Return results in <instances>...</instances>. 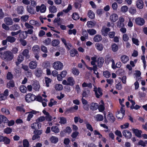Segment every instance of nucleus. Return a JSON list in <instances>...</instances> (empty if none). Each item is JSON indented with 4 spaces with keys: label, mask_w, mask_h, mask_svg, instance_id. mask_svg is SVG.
Masks as SVG:
<instances>
[{
    "label": "nucleus",
    "mask_w": 147,
    "mask_h": 147,
    "mask_svg": "<svg viewBox=\"0 0 147 147\" xmlns=\"http://www.w3.org/2000/svg\"><path fill=\"white\" fill-rule=\"evenodd\" d=\"M13 54L10 51H6L0 52V57L3 60L7 61H11L14 58Z\"/></svg>",
    "instance_id": "nucleus-1"
},
{
    "label": "nucleus",
    "mask_w": 147,
    "mask_h": 147,
    "mask_svg": "<svg viewBox=\"0 0 147 147\" xmlns=\"http://www.w3.org/2000/svg\"><path fill=\"white\" fill-rule=\"evenodd\" d=\"M36 98V96L30 93L28 94L25 96L26 100L28 102L34 100Z\"/></svg>",
    "instance_id": "nucleus-2"
},
{
    "label": "nucleus",
    "mask_w": 147,
    "mask_h": 147,
    "mask_svg": "<svg viewBox=\"0 0 147 147\" xmlns=\"http://www.w3.org/2000/svg\"><path fill=\"white\" fill-rule=\"evenodd\" d=\"M62 42L63 43L65 47L69 50H70V48L72 47V46L70 43V42L68 40H66L63 38L61 39Z\"/></svg>",
    "instance_id": "nucleus-3"
},
{
    "label": "nucleus",
    "mask_w": 147,
    "mask_h": 147,
    "mask_svg": "<svg viewBox=\"0 0 147 147\" xmlns=\"http://www.w3.org/2000/svg\"><path fill=\"white\" fill-rule=\"evenodd\" d=\"M94 89L96 97L98 98L101 97L103 94L101 89L99 87H98L97 89L96 87H95L94 88Z\"/></svg>",
    "instance_id": "nucleus-4"
},
{
    "label": "nucleus",
    "mask_w": 147,
    "mask_h": 147,
    "mask_svg": "<svg viewBox=\"0 0 147 147\" xmlns=\"http://www.w3.org/2000/svg\"><path fill=\"white\" fill-rule=\"evenodd\" d=\"M54 68L57 70L61 69L63 67V65L62 63L59 61L55 62L53 64Z\"/></svg>",
    "instance_id": "nucleus-5"
},
{
    "label": "nucleus",
    "mask_w": 147,
    "mask_h": 147,
    "mask_svg": "<svg viewBox=\"0 0 147 147\" xmlns=\"http://www.w3.org/2000/svg\"><path fill=\"white\" fill-rule=\"evenodd\" d=\"M46 9V6L44 4H42L40 6H37L36 7V10L37 12L40 11L41 13H44Z\"/></svg>",
    "instance_id": "nucleus-6"
},
{
    "label": "nucleus",
    "mask_w": 147,
    "mask_h": 147,
    "mask_svg": "<svg viewBox=\"0 0 147 147\" xmlns=\"http://www.w3.org/2000/svg\"><path fill=\"white\" fill-rule=\"evenodd\" d=\"M32 86L33 89L35 91H38L40 88V85L38 81L37 80L33 81Z\"/></svg>",
    "instance_id": "nucleus-7"
},
{
    "label": "nucleus",
    "mask_w": 147,
    "mask_h": 147,
    "mask_svg": "<svg viewBox=\"0 0 147 147\" xmlns=\"http://www.w3.org/2000/svg\"><path fill=\"white\" fill-rule=\"evenodd\" d=\"M125 110L123 107H121L120 109V112L118 111L116 114L117 118L120 119H122L125 115Z\"/></svg>",
    "instance_id": "nucleus-8"
},
{
    "label": "nucleus",
    "mask_w": 147,
    "mask_h": 147,
    "mask_svg": "<svg viewBox=\"0 0 147 147\" xmlns=\"http://www.w3.org/2000/svg\"><path fill=\"white\" fill-rule=\"evenodd\" d=\"M135 22L137 24L140 26H142L144 24L145 20L142 18L138 17L136 18Z\"/></svg>",
    "instance_id": "nucleus-9"
},
{
    "label": "nucleus",
    "mask_w": 147,
    "mask_h": 147,
    "mask_svg": "<svg viewBox=\"0 0 147 147\" xmlns=\"http://www.w3.org/2000/svg\"><path fill=\"white\" fill-rule=\"evenodd\" d=\"M123 136L129 139L131 137V133L129 131L125 130L122 132Z\"/></svg>",
    "instance_id": "nucleus-10"
},
{
    "label": "nucleus",
    "mask_w": 147,
    "mask_h": 147,
    "mask_svg": "<svg viewBox=\"0 0 147 147\" xmlns=\"http://www.w3.org/2000/svg\"><path fill=\"white\" fill-rule=\"evenodd\" d=\"M41 126V123L37 122L33 123L31 125V127L32 129L35 130L38 129L40 128Z\"/></svg>",
    "instance_id": "nucleus-11"
},
{
    "label": "nucleus",
    "mask_w": 147,
    "mask_h": 147,
    "mask_svg": "<svg viewBox=\"0 0 147 147\" xmlns=\"http://www.w3.org/2000/svg\"><path fill=\"white\" fill-rule=\"evenodd\" d=\"M24 58V57L21 54H20L17 58V61L16 62V65L18 66L23 61Z\"/></svg>",
    "instance_id": "nucleus-12"
},
{
    "label": "nucleus",
    "mask_w": 147,
    "mask_h": 147,
    "mask_svg": "<svg viewBox=\"0 0 147 147\" xmlns=\"http://www.w3.org/2000/svg\"><path fill=\"white\" fill-rule=\"evenodd\" d=\"M132 130L136 136L139 138L142 137V131L141 130H139L137 129H135L134 128L132 129Z\"/></svg>",
    "instance_id": "nucleus-13"
},
{
    "label": "nucleus",
    "mask_w": 147,
    "mask_h": 147,
    "mask_svg": "<svg viewBox=\"0 0 147 147\" xmlns=\"http://www.w3.org/2000/svg\"><path fill=\"white\" fill-rule=\"evenodd\" d=\"M43 113L45 115V119L49 121H51L52 120V117L50 115L49 113L47 112L45 110H44L42 111Z\"/></svg>",
    "instance_id": "nucleus-14"
},
{
    "label": "nucleus",
    "mask_w": 147,
    "mask_h": 147,
    "mask_svg": "<svg viewBox=\"0 0 147 147\" xmlns=\"http://www.w3.org/2000/svg\"><path fill=\"white\" fill-rule=\"evenodd\" d=\"M37 65V63L36 61H32L29 63V67L30 69H34L36 67Z\"/></svg>",
    "instance_id": "nucleus-15"
},
{
    "label": "nucleus",
    "mask_w": 147,
    "mask_h": 147,
    "mask_svg": "<svg viewBox=\"0 0 147 147\" xmlns=\"http://www.w3.org/2000/svg\"><path fill=\"white\" fill-rule=\"evenodd\" d=\"M4 20L5 23L8 25H11L13 24L12 20L9 17L5 18Z\"/></svg>",
    "instance_id": "nucleus-16"
},
{
    "label": "nucleus",
    "mask_w": 147,
    "mask_h": 147,
    "mask_svg": "<svg viewBox=\"0 0 147 147\" xmlns=\"http://www.w3.org/2000/svg\"><path fill=\"white\" fill-rule=\"evenodd\" d=\"M110 31V29L109 28H105L104 27H102L101 31L102 32V34L104 36H107L108 32Z\"/></svg>",
    "instance_id": "nucleus-17"
},
{
    "label": "nucleus",
    "mask_w": 147,
    "mask_h": 147,
    "mask_svg": "<svg viewBox=\"0 0 147 147\" xmlns=\"http://www.w3.org/2000/svg\"><path fill=\"white\" fill-rule=\"evenodd\" d=\"M29 50L27 49H26L23 50L22 53V55L24 57H25L27 59L30 58V55H29Z\"/></svg>",
    "instance_id": "nucleus-18"
},
{
    "label": "nucleus",
    "mask_w": 147,
    "mask_h": 147,
    "mask_svg": "<svg viewBox=\"0 0 147 147\" xmlns=\"http://www.w3.org/2000/svg\"><path fill=\"white\" fill-rule=\"evenodd\" d=\"M32 51L34 54H39L40 51V47L38 45L34 46L32 48Z\"/></svg>",
    "instance_id": "nucleus-19"
},
{
    "label": "nucleus",
    "mask_w": 147,
    "mask_h": 147,
    "mask_svg": "<svg viewBox=\"0 0 147 147\" xmlns=\"http://www.w3.org/2000/svg\"><path fill=\"white\" fill-rule=\"evenodd\" d=\"M34 73L36 76L39 77L41 76L42 71L41 68H37L35 69Z\"/></svg>",
    "instance_id": "nucleus-20"
},
{
    "label": "nucleus",
    "mask_w": 147,
    "mask_h": 147,
    "mask_svg": "<svg viewBox=\"0 0 147 147\" xmlns=\"http://www.w3.org/2000/svg\"><path fill=\"white\" fill-rule=\"evenodd\" d=\"M136 5L139 9H142L143 7V2L142 0H138L136 2Z\"/></svg>",
    "instance_id": "nucleus-21"
},
{
    "label": "nucleus",
    "mask_w": 147,
    "mask_h": 147,
    "mask_svg": "<svg viewBox=\"0 0 147 147\" xmlns=\"http://www.w3.org/2000/svg\"><path fill=\"white\" fill-rule=\"evenodd\" d=\"M110 20L113 22H115L118 19V16L117 14L115 13L112 14L110 17Z\"/></svg>",
    "instance_id": "nucleus-22"
},
{
    "label": "nucleus",
    "mask_w": 147,
    "mask_h": 147,
    "mask_svg": "<svg viewBox=\"0 0 147 147\" xmlns=\"http://www.w3.org/2000/svg\"><path fill=\"white\" fill-rule=\"evenodd\" d=\"M29 24L36 26H39L40 25V23L37 21L34 20H31L29 21Z\"/></svg>",
    "instance_id": "nucleus-23"
},
{
    "label": "nucleus",
    "mask_w": 147,
    "mask_h": 147,
    "mask_svg": "<svg viewBox=\"0 0 147 147\" xmlns=\"http://www.w3.org/2000/svg\"><path fill=\"white\" fill-rule=\"evenodd\" d=\"M121 59L123 63H125L129 61V58L126 55H123L121 57Z\"/></svg>",
    "instance_id": "nucleus-24"
},
{
    "label": "nucleus",
    "mask_w": 147,
    "mask_h": 147,
    "mask_svg": "<svg viewBox=\"0 0 147 147\" xmlns=\"http://www.w3.org/2000/svg\"><path fill=\"white\" fill-rule=\"evenodd\" d=\"M104 62V59L102 57H99L97 60L98 65V67L101 68L102 65Z\"/></svg>",
    "instance_id": "nucleus-25"
},
{
    "label": "nucleus",
    "mask_w": 147,
    "mask_h": 147,
    "mask_svg": "<svg viewBox=\"0 0 147 147\" xmlns=\"http://www.w3.org/2000/svg\"><path fill=\"white\" fill-rule=\"evenodd\" d=\"M38 112L34 110H33L31 112H30L28 116L27 120L29 121L30 120L31 118L33 116V114H36Z\"/></svg>",
    "instance_id": "nucleus-26"
},
{
    "label": "nucleus",
    "mask_w": 147,
    "mask_h": 147,
    "mask_svg": "<svg viewBox=\"0 0 147 147\" xmlns=\"http://www.w3.org/2000/svg\"><path fill=\"white\" fill-rule=\"evenodd\" d=\"M98 104L94 103H92L90 107V109L93 111L96 110L98 108Z\"/></svg>",
    "instance_id": "nucleus-27"
},
{
    "label": "nucleus",
    "mask_w": 147,
    "mask_h": 147,
    "mask_svg": "<svg viewBox=\"0 0 147 147\" xmlns=\"http://www.w3.org/2000/svg\"><path fill=\"white\" fill-rule=\"evenodd\" d=\"M68 85L73 86L75 84V81L73 78L71 77L67 79Z\"/></svg>",
    "instance_id": "nucleus-28"
},
{
    "label": "nucleus",
    "mask_w": 147,
    "mask_h": 147,
    "mask_svg": "<svg viewBox=\"0 0 147 147\" xmlns=\"http://www.w3.org/2000/svg\"><path fill=\"white\" fill-rule=\"evenodd\" d=\"M113 60L109 55H107L106 56L105 61L107 64H109L110 62H112Z\"/></svg>",
    "instance_id": "nucleus-29"
},
{
    "label": "nucleus",
    "mask_w": 147,
    "mask_h": 147,
    "mask_svg": "<svg viewBox=\"0 0 147 147\" xmlns=\"http://www.w3.org/2000/svg\"><path fill=\"white\" fill-rule=\"evenodd\" d=\"M95 120L97 121H101L103 120V116L100 114H97L94 117Z\"/></svg>",
    "instance_id": "nucleus-30"
},
{
    "label": "nucleus",
    "mask_w": 147,
    "mask_h": 147,
    "mask_svg": "<svg viewBox=\"0 0 147 147\" xmlns=\"http://www.w3.org/2000/svg\"><path fill=\"white\" fill-rule=\"evenodd\" d=\"M102 39V38L100 35L97 34L95 35L94 38L93 40L95 42H99Z\"/></svg>",
    "instance_id": "nucleus-31"
},
{
    "label": "nucleus",
    "mask_w": 147,
    "mask_h": 147,
    "mask_svg": "<svg viewBox=\"0 0 147 147\" xmlns=\"http://www.w3.org/2000/svg\"><path fill=\"white\" fill-rule=\"evenodd\" d=\"M107 119L111 121L114 122L115 120V118L111 113H109L107 116Z\"/></svg>",
    "instance_id": "nucleus-32"
},
{
    "label": "nucleus",
    "mask_w": 147,
    "mask_h": 147,
    "mask_svg": "<svg viewBox=\"0 0 147 147\" xmlns=\"http://www.w3.org/2000/svg\"><path fill=\"white\" fill-rule=\"evenodd\" d=\"M96 49L99 51H102L103 48V45L100 43H96L95 45Z\"/></svg>",
    "instance_id": "nucleus-33"
},
{
    "label": "nucleus",
    "mask_w": 147,
    "mask_h": 147,
    "mask_svg": "<svg viewBox=\"0 0 147 147\" xmlns=\"http://www.w3.org/2000/svg\"><path fill=\"white\" fill-rule=\"evenodd\" d=\"M16 40V38L15 37L11 36H9L7 37V41L11 43L14 42Z\"/></svg>",
    "instance_id": "nucleus-34"
},
{
    "label": "nucleus",
    "mask_w": 147,
    "mask_h": 147,
    "mask_svg": "<svg viewBox=\"0 0 147 147\" xmlns=\"http://www.w3.org/2000/svg\"><path fill=\"white\" fill-rule=\"evenodd\" d=\"M96 24L95 22L88 21L87 22V25L88 28H92L94 27Z\"/></svg>",
    "instance_id": "nucleus-35"
},
{
    "label": "nucleus",
    "mask_w": 147,
    "mask_h": 147,
    "mask_svg": "<svg viewBox=\"0 0 147 147\" xmlns=\"http://www.w3.org/2000/svg\"><path fill=\"white\" fill-rule=\"evenodd\" d=\"M82 86L83 87H87L88 88L91 89L92 87V85L91 83L90 82L87 83L85 82H84L82 84Z\"/></svg>",
    "instance_id": "nucleus-36"
},
{
    "label": "nucleus",
    "mask_w": 147,
    "mask_h": 147,
    "mask_svg": "<svg viewBox=\"0 0 147 147\" xmlns=\"http://www.w3.org/2000/svg\"><path fill=\"white\" fill-rule=\"evenodd\" d=\"M50 140L51 143H56L58 141V138L54 136H52L50 138Z\"/></svg>",
    "instance_id": "nucleus-37"
},
{
    "label": "nucleus",
    "mask_w": 147,
    "mask_h": 147,
    "mask_svg": "<svg viewBox=\"0 0 147 147\" xmlns=\"http://www.w3.org/2000/svg\"><path fill=\"white\" fill-rule=\"evenodd\" d=\"M51 130L52 131L55 133H58L59 131V128L57 126H53L51 127Z\"/></svg>",
    "instance_id": "nucleus-38"
},
{
    "label": "nucleus",
    "mask_w": 147,
    "mask_h": 147,
    "mask_svg": "<svg viewBox=\"0 0 147 147\" xmlns=\"http://www.w3.org/2000/svg\"><path fill=\"white\" fill-rule=\"evenodd\" d=\"M49 9V11L51 13H54L57 11V8L54 6H50Z\"/></svg>",
    "instance_id": "nucleus-39"
},
{
    "label": "nucleus",
    "mask_w": 147,
    "mask_h": 147,
    "mask_svg": "<svg viewBox=\"0 0 147 147\" xmlns=\"http://www.w3.org/2000/svg\"><path fill=\"white\" fill-rule=\"evenodd\" d=\"M72 72L74 75L78 76L79 74L80 71L78 69L74 67L72 69Z\"/></svg>",
    "instance_id": "nucleus-40"
},
{
    "label": "nucleus",
    "mask_w": 147,
    "mask_h": 147,
    "mask_svg": "<svg viewBox=\"0 0 147 147\" xmlns=\"http://www.w3.org/2000/svg\"><path fill=\"white\" fill-rule=\"evenodd\" d=\"M90 93V90H84L82 95L83 97H88Z\"/></svg>",
    "instance_id": "nucleus-41"
},
{
    "label": "nucleus",
    "mask_w": 147,
    "mask_h": 147,
    "mask_svg": "<svg viewBox=\"0 0 147 147\" xmlns=\"http://www.w3.org/2000/svg\"><path fill=\"white\" fill-rule=\"evenodd\" d=\"M88 15L89 17L91 19L94 18V14L91 10H90L88 11Z\"/></svg>",
    "instance_id": "nucleus-42"
},
{
    "label": "nucleus",
    "mask_w": 147,
    "mask_h": 147,
    "mask_svg": "<svg viewBox=\"0 0 147 147\" xmlns=\"http://www.w3.org/2000/svg\"><path fill=\"white\" fill-rule=\"evenodd\" d=\"M87 31L91 35H94L96 33V30L93 29H88Z\"/></svg>",
    "instance_id": "nucleus-43"
},
{
    "label": "nucleus",
    "mask_w": 147,
    "mask_h": 147,
    "mask_svg": "<svg viewBox=\"0 0 147 147\" xmlns=\"http://www.w3.org/2000/svg\"><path fill=\"white\" fill-rule=\"evenodd\" d=\"M0 120L1 121V122L2 121L5 123H7L8 121L7 118L2 115H0Z\"/></svg>",
    "instance_id": "nucleus-44"
},
{
    "label": "nucleus",
    "mask_w": 147,
    "mask_h": 147,
    "mask_svg": "<svg viewBox=\"0 0 147 147\" xmlns=\"http://www.w3.org/2000/svg\"><path fill=\"white\" fill-rule=\"evenodd\" d=\"M27 9L28 12L31 14L34 13V10L33 8L29 6H27Z\"/></svg>",
    "instance_id": "nucleus-45"
},
{
    "label": "nucleus",
    "mask_w": 147,
    "mask_h": 147,
    "mask_svg": "<svg viewBox=\"0 0 147 147\" xmlns=\"http://www.w3.org/2000/svg\"><path fill=\"white\" fill-rule=\"evenodd\" d=\"M12 30L15 31L20 29V27L17 24H15L13 25L10 27Z\"/></svg>",
    "instance_id": "nucleus-46"
},
{
    "label": "nucleus",
    "mask_w": 147,
    "mask_h": 147,
    "mask_svg": "<svg viewBox=\"0 0 147 147\" xmlns=\"http://www.w3.org/2000/svg\"><path fill=\"white\" fill-rule=\"evenodd\" d=\"M60 121L59 122V123L61 124H64L66 123V119L64 117H60Z\"/></svg>",
    "instance_id": "nucleus-47"
},
{
    "label": "nucleus",
    "mask_w": 147,
    "mask_h": 147,
    "mask_svg": "<svg viewBox=\"0 0 147 147\" xmlns=\"http://www.w3.org/2000/svg\"><path fill=\"white\" fill-rule=\"evenodd\" d=\"M70 55L72 57L74 56L76 54L78 53V51L77 50L74 49H73L70 50Z\"/></svg>",
    "instance_id": "nucleus-48"
},
{
    "label": "nucleus",
    "mask_w": 147,
    "mask_h": 147,
    "mask_svg": "<svg viewBox=\"0 0 147 147\" xmlns=\"http://www.w3.org/2000/svg\"><path fill=\"white\" fill-rule=\"evenodd\" d=\"M52 46L56 47L59 44V41L58 39H54L52 41Z\"/></svg>",
    "instance_id": "nucleus-49"
},
{
    "label": "nucleus",
    "mask_w": 147,
    "mask_h": 147,
    "mask_svg": "<svg viewBox=\"0 0 147 147\" xmlns=\"http://www.w3.org/2000/svg\"><path fill=\"white\" fill-rule=\"evenodd\" d=\"M111 48L113 51L115 52L118 50V46L115 44H113L111 46Z\"/></svg>",
    "instance_id": "nucleus-50"
},
{
    "label": "nucleus",
    "mask_w": 147,
    "mask_h": 147,
    "mask_svg": "<svg viewBox=\"0 0 147 147\" xmlns=\"http://www.w3.org/2000/svg\"><path fill=\"white\" fill-rule=\"evenodd\" d=\"M57 103V101L54 100L53 99H51L50 100V102L48 104V105L50 107H51L53 105H56Z\"/></svg>",
    "instance_id": "nucleus-51"
},
{
    "label": "nucleus",
    "mask_w": 147,
    "mask_h": 147,
    "mask_svg": "<svg viewBox=\"0 0 147 147\" xmlns=\"http://www.w3.org/2000/svg\"><path fill=\"white\" fill-rule=\"evenodd\" d=\"M23 147H29V142L26 139H24L23 141Z\"/></svg>",
    "instance_id": "nucleus-52"
},
{
    "label": "nucleus",
    "mask_w": 147,
    "mask_h": 147,
    "mask_svg": "<svg viewBox=\"0 0 147 147\" xmlns=\"http://www.w3.org/2000/svg\"><path fill=\"white\" fill-rule=\"evenodd\" d=\"M1 111L4 113L6 115H9V111L8 109L6 108H2L1 110Z\"/></svg>",
    "instance_id": "nucleus-53"
},
{
    "label": "nucleus",
    "mask_w": 147,
    "mask_h": 147,
    "mask_svg": "<svg viewBox=\"0 0 147 147\" xmlns=\"http://www.w3.org/2000/svg\"><path fill=\"white\" fill-rule=\"evenodd\" d=\"M24 8L22 6H20L18 7L17 9V11L18 13L19 14H22Z\"/></svg>",
    "instance_id": "nucleus-54"
},
{
    "label": "nucleus",
    "mask_w": 147,
    "mask_h": 147,
    "mask_svg": "<svg viewBox=\"0 0 147 147\" xmlns=\"http://www.w3.org/2000/svg\"><path fill=\"white\" fill-rule=\"evenodd\" d=\"M16 110L19 111H23L24 112H25V110L23 108V105L17 107H16Z\"/></svg>",
    "instance_id": "nucleus-55"
},
{
    "label": "nucleus",
    "mask_w": 147,
    "mask_h": 147,
    "mask_svg": "<svg viewBox=\"0 0 147 147\" xmlns=\"http://www.w3.org/2000/svg\"><path fill=\"white\" fill-rule=\"evenodd\" d=\"M63 86L61 84H57L55 86V88L57 90H61L63 89Z\"/></svg>",
    "instance_id": "nucleus-56"
},
{
    "label": "nucleus",
    "mask_w": 147,
    "mask_h": 147,
    "mask_svg": "<svg viewBox=\"0 0 147 147\" xmlns=\"http://www.w3.org/2000/svg\"><path fill=\"white\" fill-rule=\"evenodd\" d=\"M27 88L24 85L21 86L20 87V89L21 92L22 93H25L26 92Z\"/></svg>",
    "instance_id": "nucleus-57"
},
{
    "label": "nucleus",
    "mask_w": 147,
    "mask_h": 147,
    "mask_svg": "<svg viewBox=\"0 0 147 147\" xmlns=\"http://www.w3.org/2000/svg\"><path fill=\"white\" fill-rule=\"evenodd\" d=\"M45 117L44 116H41L36 120V121L37 122L39 123L40 122H42L44 121L45 120Z\"/></svg>",
    "instance_id": "nucleus-58"
},
{
    "label": "nucleus",
    "mask_w": 147,
    "mask_h": 147,
    "mask_svg": "<svg viewBox=\"0 0 147 147\" xmlns=\"http://www.w3.org/2000/svg\"><path fill=\"white\" fill-rule=\"evenodd\" d=\"M29 18V16L28 15L23 16L21 18V20L23 22H26Z\"/></svg>",
    "instance_id": "nucleus-59"
},
{
    "label": "nucleus",
    "mask_w": 147,
    "mask_h": 147,
    "mask_svg": "<svg viewBox=\"0 0 147 147\" xmlns=\"http://www.w3.org/2000/svg\"><path fill=\"white\" fill-rule=\"evenodd\" d=\"M72 18L74 20H77L80 17L77 13H73Z\"/></svg>",
    "instance_id": "nucleus-60"
},
{
    "label": "nucleus",
    "mask_w": 147,
    "mask_h": 147,
    "mask_svg": "<svg viewBox=\"0 0 147 147\" xmlns=\"http://www.w3.org/2000/svg\"><path fill=\"white\" fill-rule=\"evenodd\" d=\"M42 132V130H35L34 131L33 133L34 134L39 136L41 135Z\"/></svg>",
    "instance_id": "nucleus-61"
},
{
    "label": "nucleus",
    "mask_w": 147,
    "mask_h": 147,
    "mask_svg": "<svg viewBox=\"0 0 147 147\" xmlns=\"http://www.w3.org/2000/svg\"><path fill=\"white\" fill-rule=\"evenodd\" d=\"M103 76L106 78H109L111 74L109 72L107 71H105L103 72Z\"/></svg>",
    "instance_id": "nucleus-62"
},
{
    "label": "nucleus",
    "mask_w": 147,
    "mask_h": 147,
    "mask_svg": "<svg viewBox=\"0 0 147 147\" xmlns=\"http://www.w3.org/2000/svg\"><path fill=\"white\" fill-rule=\"evenodd\" d=\"M24 25L28 29H33L34 27L30 24H29L28 23L26 22L25 23Z\"/></svg>",
    "instance_id": "nucleus-63"
},
{
    "label": "nucleus",
    "mask_w": 147,
    "mask_h": 147,
    "mask_svg": "<svg viewBox=\"0 0 147 147\" xmlns=\"http://www.w3.org/2000/svg\"><path fill=\"white\" fill-rule=\"evenodd\" d=\"M51 42V40L49 38H47L44 41H43L44 43L45 44V45H49L50 44Z\"/></svg>",
    "instance_id": "nucleus-64"
}]
</instances>
